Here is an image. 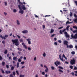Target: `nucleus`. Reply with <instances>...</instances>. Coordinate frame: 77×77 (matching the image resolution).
<instances>
[{
	"label": "nucleus",
	"mask_w": 77,
	"mask_h": 77,
	"mask_svg": "<svg viewBox=\"0 0 77 77\" xmlns=\"http://www.w3.org/2000/svg\"><path fill=\"white\" fill-rule=\"evenodd\" d=\"M12 41L13 42V44H14V43H15V45L16 46H18V45H19V42H18V39H15L14 40H12Z\"/></svg>",
	"instance_id": "nucleus-1"
},
{
	"label": "nucleus",
	"mask_w": 77,
	"mask_h": 77,
	"mask_svg": "<svg viewBox=\"0 0 77 77\" xmlns=\"http://www.w3.org/2000/svg\"><path fill=\"white\" fill-rule=\"evenodd\" d=\"M71 37L72 39H77V33L75 34L74 36L73 34H72Z\"/></svg>",
	"instance_id": "nucleus-2"
},
{
	"label": "nucleus",
	"mask_w": 77,
	"mask_h": 77,
	"mask_svg": "<svg viewBox=\"0 0 77 77\" xmlns=\"http://www.w3.org/2000/svg\"><path fill=\"white\" fill-rule=\"evenodd\" d=\"M75 62V60H74V59L71 60L70 64L71 65H74Z\"/></svg>",
	"instance_id": "nucleus-3"
},
{
	"label": "nucleus",
	"mask_w": 77,
	"mask_h": 77,
	"mask_svg": "<svg viewBox=\"0 0 77 77\" xmlns=\"http://www.w3.org/2000/svg\"><path fill=\"white\" fill-rule=\"evenodd\" d=\"M63 43L64 45H67V48H68V42L66 41L65 40L63 42Z\"/></svg>",
	"instance_id": "nucleus-4"
},
{
	"label": "nucleus",
	"mask_w": 77,
	"mask_h": 77,
	"mask_svg": "<svg viewBox=\"0 0 77 77\" xmlns=\"http://www.w3.org/2000/svg\"><path fill=\"white\" fill-rule=\"evenodd\" d=\"M54 64L56 66H58V65H59V64H60V62H59L58 61H56V62H54Z\"/></svg>",
	"instance_id": "nucleus-5"
},
{
	"label": "nucleus",
	"mask_w": 77,
	"mask_h": 77,
	"mask_svg": "<svg viewBox=\"0 0 77 77\" xmlns=\"http://www.w3.org/2000/svg\"><path fill=\"white\" fill-rule=\"evenodd\" d=\"M59 57L60 59V60L62 61V62H65V60L64 59H63V57H62V55H61V54H60L59 56ZM62 57V58H61Z\"/></svg>",
	"instance_id": "nucleus-6"
},
{
	"label": "nucleus",
	"mask_w": 77,
	"mask_h": 77,
	"mask_svg": "<svg viewBox=\"0 0 77 77\" xmlns=\"http://www.w3.org/2000/svg\"><path fill=\"white\" fill-rule=\"evenodd\" d=\"M64 34L65 35V36L66 38H69V35L68 34V33L66 32H64Z\"/></svg>",
	"instance_id": "nucleus-7"
},
{
	"label": "nucleus",
	"mask_w": 77,
	"mask_h": 77,
	"mask_svg": "<svg viewBox=\"0 0 77 77\" xmlns=\"http://www.w3.org/2000/svg\"><path fill=\"white\" fill-rule=\"evenodd\" d=\"M65 31H66V29H64L62 31V30H60V33L61 34H62V32L63 33L65 32Z\"/></svg>",
	"instance_id": "nucleus-8"
},
{
	"label": "nucleus",
	"mask_w": 77,
	"mask_h": 77,
	"mask_svg": "<svg viewBox=\"0 0 77 77\" xmlns=\"http://www.w3.org/2000/svg\"><path fill=\"white\" fill-rule=\"evenodd\" d=\"M22 45H23L24 47V48H25V49H27V46H26V44H24V43H22Z\"/></svg>",
	"instance_id": "nucleus-9"
},
{
	"label": "nucleus",
	"mask_w": 77,
	"mask_h": 77,
	"mask_svg": "<svg viewBox=\"0 0 77 77\" xmlns=\"http://www.w3.org/2000/svg\"><path fill=\"white\" fill-rule=\"evenodd\" d=\"M21 8L23 10H26V8L24 5H22Z\"/></svg>",
	"instance_id": "nucleus-10"
},
{
	"label": "nucleus",
	"mask_w": 77,
	"mask_h": 77,
	"mask_svg": "<svg viewBox=\"0 0 77 77\" xmlns=\"http://www.w3.org/2000/svg\"><path fill=\"white\" fill-rule=\"evenodd\" d=\"M10 67H11V70H12V71H13V69H14V68H15V67L14 66H12V65H10Z\"/></svg>",
	"instance_id": "nucleus-11"
},
{
	"label": "nucleus",
	"mask_w": 77,
	"mask_h": 77,
	"mask_svg": "<svg viewBox=\"0 0 77 77\" xmlns=\"http://www.w3.org/2000/svg\"><path fill=\"white\" fill-rule=\"evenodd\" d=\"M22 32L23 33H28V31L27 30L23 31Z\"/></svg>",
	"instance_id": "nucleus-12"
},
{
	"label": "nucleus",
	"mask_w": 77,
	"mask_h": 77,
	"mask_svg": "<svg viewBox=\"0 0 77 77\" xmlns=\"http://www.w3.org/2000/svg\"><path fill=\"white\" fill-rule=\"evenodd\" d=\"M68 48H73V46L72 45H68Z\"/></svg>",
	"instance_id": "nucleus-13"
},
{
	"label": "nucleus",
	"mask_w": 77,
	"mask_h": 77,
	"mask_svg": "<svg viewBox=\"0 0 77 77\" xmlns=\"http://www.w3.org/2000/svg\"><path fill=\"white\" fill-rule=\"evenodd\" d=\"M19 13H20V14H23L24 11L23 10H20L19 11Z\"/></svg>",
	"instance_id": "nucleus-14"
},
{
	"label": "nucleus",
	"mask_w": 77,
	"mask_h": 77,
	"mask_svg": "<svg viewBox=\"0 0 77 77\" xmlns=\"http://www.w3.org/2000/svg\"><path fill=\"white\" fill-rule=\"evenodd\" d=\"M0 37L2 39H6V38L5 37H3V36H2V35H0Z\"/></svg>",
	"instance_id": "nucleus-15"
},
{
	"label": "nucleus",
	"mask_w": 77,
	"mask_h": 77,
	"mask_svg": "<svg viewBox=\"0 0 77 77\" xmlns=\"http://www.w3.org/2000/svg\"><path fill=\"white\" fill-rule=\"evenodd\" d=\"M10 73H11V71H8V72L7 71H5V74H10Z\"/></svg>",
	"instance_id": "nucleus-16"
},
{
	"label": "nucleus",
	"mask_w": 77,
	"mask_h": 77,
	"mask_svg": "<svg viewBox=\"0 0 77 77\" xmlns=\"http://www.w3.org/2000/svg\"><path fill=\"white\" fill-rule=\"evenodd\" d=\"M17 59V57H14L13 58V60H15L16 61H17V60L16 59Z\"/></svg>",
	"instance_id": "nucleus-17"
},
{
	"label": "nucleus",
	"mask_w": 77,
	"mask_h": 77,
	"mask_svg": "<svg viewBox=\"0 0 77 77\" xmlns=\"http://www.w3.org/2000/svg\"><path fill=\"white\" fill-rule=\"evenodd\" d=\"M18 7L19 9H20V10H22V8H21V5H18Z\"/></svg>",
	"instance_id": "nucleus-18"
},
{
	"label": "nucleus",
	"mask_w": 77,
	"mask_h": 77,
	"mask_svg": "<svg viewBox=\"0 0 77 77\" xmlns=\"http://www.w3.org/2000/svg\"><path fill=\"white\" fill-rule=\"evenodd\" d=\"M73 21L75 23H77V18H76L75 19H74Z\"/></svg>",
	"instance_id": "nucleus-19"
},
{
	"label": "nucleus",
	"mask_w": 77,
	"mask_h": 77,
	"mask_svg": "<svg viewBox=\"0 0 77 77\" xmlns=\"http://www.w3.org/2000/svg\"><path fill=\"white\" fill-rule=\"evenodd\" d=\"M54 31V30L53 29H51L50 33H53V32Z\"/></svg>",
	"instance_id": "nucleus-20"
},
{
	"label": "nucleus",
	"mask_w": 77,
	"mask_h": 77,
	"mask_svg": "<svg viewBox=\"0 0 77 77\" xmlns=\"http://www.w3.org/2000/svg\"><path fill=\"white\" fill-rule=\"evenodd\" d=\"M69 27H70V26H69V25L66 27V29L67 30H68Z\"/></svg>",
	"instance_id": "nucleus-21"
},
{
	"label": "nucleus",
	"mask_w": 77,
	"mask_h": 77,
	"mask_svg": "<svg viewBox=\"0 0 77 77\" xmlns=\"http://www.w3.org/2000/svg\"><path fill=\"white\" fill-rule=\"evenodd\" d=\"M58 68H59L60 69H63V68L61 66H59Z\"/></svg>",
	"instance_id": "nucleus-22"
},
{
	"label": "nucleus",
	"mask_w": 77,
	"mask_h": 77,
	"mask_svg": "<svg viewBox=\"0 0 77 77\" xmlns=\"http://www.w3.org/2000/svg\"><path fill=\"white\" fill-rule=\"evenodd\" d=\"M17 24H18V25H20V22L19 21H18V20H17Z\"/></svg>",
	"instance_id": "nucleus-23"
},
{
	"label": "nucleus",
	"mask_w": 77,
	"mask_h": 77,
	"mask_svg": "<svg viewBox=\"0 0 77 77\" xmlns=\"http://www.w3.org/2000/svg\"><path fill=\"white\" fill-rule=\"evenodd\" d=\"M4 53L6 54H7V53H8V50H5V52H4Z\"/></svg>",
	"instance_id": "nucleus-24"
},
{
	"label": "nucleus",
	"mask_w": 77,
	"mask_h": 77,
	"mask_svg": "<svg viewBox=\"0 0 77 77\" xmlns=\"http://www.w3.org/2000/svg\"><path fill=\"white\" fill-rule=\"evenodd\" d=\"M0 70L2 71V72L3 73V74H5V71H4L3 69H0Z\"/></svg>",
	"instance_id": "nucleus-25"
},
{
	"label": "nucleus",
	"mask_w": 77,
	"mask_h": 77,
	"mask_svg": "<svg viewBox=\"0 0 77 77\" xmlns=\"http://www.w3.org/2000/svg\"><path fill=\"white\" fill-rule=\"evenodd\" d=\"M2 66H5V62H3L2 63Z\"/></svg>",
	"instance_id": "nucleus-26"
},
{
	"label": "nucleus",
	"mask_w": 77,
	"mask_h": 77,
	"mask_svg": "<svg viewBox=\"0 0 77 77\" xmlns=\"http://www.w3.org/2000/svg\"><path fill=\"white\" fill-rule=\"evenodd\" d=\"M17 50H18L20 51H22V49L18 48H17Z\"/></svg>",
	"instance_id": "nucleus-27"
},
{
	"label": "nucleus",
	"mask_w": 77,
	"mask_h": 77,
	"mask_svg": "<svg viewBox=\"0 0 77 77\" xmlns=\"http://www.w3.org/2000/svg\"><path fill=\"white\" fill-rule=\"evenodd\" d=\"M43 57H45L46 56V54H45V53L44 52L43 54Z\"/></svg>",
	"instance_id": "nucleus-28"
},
{
	"label": "nucleus",
	"mask_w": 77,
	"mask_h": 77,
	"mask_svg": "<svg viewBox=\"0 0 77 77\" xmlns=\"http://www.w3.org/2000/svg\"><path fill=\"white\" fill-rule=\"evenodd\" d=\"M26 41L28 42L30 41H31V39L29 38L28 39H26Z\"/></svg>",
	"instance_id": "nucleus-29"
},
{
	"label": "nucleus",
	"mask_w": 77,
	"mask_h": 77,
	"mask_svg": "<svg viewBox=\"0 0 77 77\" xmlns=\"http://www.w3.org/2000/svg\"><path fill=\"white\" fill-rule=\"evenodd\" d=\"M58 71H59V72H62V73L63 72V71L61 70V69H59L58 70Z\"/></svg>",
	"instance_id": "nucleus-30"
},
{
	"label": "nucleus",
	"mask_w": 77,
	"mask_h": 77,
	"mask_svg": "<svg viewBox=\"0 0 77 77\" xmlns=\"http://www.w3.org/2000/svg\"><path fill=\"white\" fill-rule=\"evenodd\" d=\"M17 68H19V63L17 62Z\"/></svg>",
	"instance_id": "nucleus-31"
},
{
	"label": "nucleus",
	"mask_w": 77,
	"mask_h": 77,
	"mask_svg": "<svg viewBox=\"0 0 77 77\" xmlns=\"http://www.w3.org/2000/svg\"><path fill=\"white\" fill-rule=\"evenodd\" d=\"M51 69L52 70H54V67L53 66H51Z\"/></svg>",
	"instance_id": "nucleus-32"
},
{
	"label": "nucleus",
	"mask_w": 77,
	"mask_h": 77,
	"mask_svg": "<svg viewBox=\"0 0 77 77\" xmlns=\"http://www.w3.org/2000/svg\"><path fill=\"white\" fill-rule=\"evenodd\" d=\"M48 68H47V69L45 70V72H48Z\"/></svg>",
	"instance_id": "nucleus-33"
},
{
	"label": "nucleus",
	"mask_w": 77,
	"mask_h": 77,
	"mask_svg": "<svg viewBox=\"0 0 77 77\" xmlns=\"http://www.w3.org/2000/svg\"><path fill=\"white\" fill-rule=\"evenodd\" d=\"M16 72L17 75H19V72L18 71V70H16Z\"/></svg>",
	"instance_id": "nucleus-34"
},
{
	"label": "nucleus",
	"mask_w": 77,
	"mask_h": 77,
	"mask_svg": "<svg viewBox=\"0 0 77 77\" xmlns=\"http://www.w3.org/2000/svg\"><path fill=\"white\" fill-rule=\"evenodd\" d=\"M12 73H13V75H14V76L15 75V74H16V73H15V72H13Z\"/></svg>",
	"instance_id": "nucleus-35"
},
{
	"label": "nucleus",
	"mask_w": 77,
	"mask_h": 77,
	"mask_svg": "<svg viewBox=\"0 0 77 77\" xmlns=\"http://www.w3.org/2000/svg\"><path fill=\"white\" fill-rule=\"evenodd\" d=\"M20 77H24V75H20Z\"/></svg>",
	"instance_id": "nucleus-36"
},
{
	"label": "nucleus",
	"mask_w": 77,
	"mask_h": 77,
	"mask_svg": "<svg viewBox=\"0 0 77 77\" xmlns=\"http://www.w3.org/2000/svg\"><path fill=\"white\" fill-rule=\"evenodd\" d=\"M73 33H77V30L73 31Z\"/></svg>",
	"instance_id": "nucleus-37"
},
{
	"label": "nucleus",
	"mask_w": 77,
	"mask_h": 77,
	"mask_svg": "<svg viewBox=\"0 0 77 77\" xmlns=\"http://www.w3.org/2000/svg\"><path fill=\"white\" fill-rule=\"evenodd\" d=\"M69 68H71L72 69H73V66H70Z\"/></svg>",
	"instance_id": "nucleus-38"
},
{
	"label": "nucleus",
	"mask_w": 77,
	"mask_h": 77,
	"mask_svg": "<svg viewBox=\"0 0 77 77\" xmlns=\"http://www.w3.org/2000/svg\"><path fill=\"white\" fill-rule=\"evenodd\" d=\"M25 62L24 61H22L21 63V64L22 65H23L25 63Z\"/></svg>",
	"instance_id": "nucleus-39"
},
{
	"label": "nucleus",
	"mask_w": 77,
	"mask_h": 77,
	"mask_svg": "<svg viewBox=\"0 0 77 77\" xmlns=\"http://www.w3.org/2000/svg\"><path fill=\"white\" fill-rule=\"evenodd\" d=\"M73 27L74 29H77V27H76V26H74Z\"/></svg>",
	"instance_id": "nucleus-40"
},
{
	"label": "nucleus",
	"mask_w": 77,
	"mask_h": 77,
	"mask_svg": "<svg viewBox=\"0 0 77 77\" xmlns=\"http://www.w3.org/2000/svg\"><path fill=\"white\" fill-rule=\"evenodd\" d=\"M19 40L20 41V42H23V39H20Z\"/></svg>",
	"instance_id": "nucleus-41"
},
{
	"label": "nucleus",
	"mask_w": 77,
	"mask_h": 77,
	"mask_svg": "<svg viewBox=\"0 0 77 77\" xmlns=\"http://www.w3.org/2000/svg\"><path fill=\"white\" fill-rule=\"evenodd\" d=\"M70 17H72V12H70Z\"/></svg>",
	"instance_id": "nucleus-42"
},
{
	"label": "nucleus",
	"mask_w": 77,
	"mask_h": 77,
	"mask_svg": "<svg viewBox=\"0 0 77 77\" xmlns=\"http://www.w3.org/2000/svg\"><path fill=\"white\" fill-rule=\"evenodd\" d=\"M18 62H21V59H19L18 60Z\"/></svg>",
	"instance_id": "nucleus-43"
},
{
	"label": "nucleus",
	"mask_w": 77,
	"mask_h": 77,
	"mask_svg": "<svg viewBox=\"0 0 77 77\" xmlns=\"http://www.w3.org/2000/svg\"><path fill=\"white\" fill-rule=\"evenodd\" d=\"M66 24H69V20L67 21L66 23Z\"/></svg>",
	"instance_id": "nucleus-44"
},
{
	"label": "nucleus",
	"mask_w": 77,
	"mask_h": 77,
	"mask_svg": "<svg viewBox=\"0 0 77 77\" xmlns=\"http://www.w3.org/2000/svg\"><path fill=\"white\" fill-rule=\"evenodd\" d=\"M55 35H56L55 34H53L51 36V37H54V36Z\"/></svg>",
	"instance_id": "nucleus-45"
},
{
	"label": "nucleus",
	"mask_w": 77,
	"mask_h": 77,
	"mask_svg": "<svg viewBox=\"0 0 77 77\" xmlns=\"http://www.w3.org/2000/svg\"><path fill=\"white\" fill-rule=\"evenodd\" d=\"M2 59H3V58H2V57L0 55V60H2Z\"/></svg>",
	"instance_id": "nucleus-46"
},
{
	"label": "nucleus",
	"mask_w": 77,
	"mask_h": 77,
	"mask_svg": "<svg viewBox=\"0 0 77 77\" xmlns=\"http://www.w3.org/2000/svg\"><path fill=\"white\" fill-rule=\"evenodd\" d=\"M71 53L72 54H75V52L72 51L71 52Z\"/></svg>",
	"instance_id": "nucleus-47"
},
{
	"label": "nucleus",
	"mask_w": 77,
	"mask_h": 77,
	"mask_svg": "<svg viewBox=\"0 0 77 77\" xmlns=\"http://www.w3.org/2000/svg\"><path fill=\"white\" fill-rule=\"evenodd\" d=\"M17 36L18 37V38H19V39H20V38H21V37H20L19 35H17Z\"/></svg>",
	"instance_id": "nucleus-48"
},
{
	"label": "nucleus",
	"mask_w": 77,
	"mask_h": 77,
	"mask_svg": "<svg viewBox=\"0 0 77 77\" xmlns=\"http://www.w3.org/2000/svg\"><path fill=\"white\" fill-rule=\"evenodd\" d=\"M18 54H20V55H21V52H20V51H18Z\"/></svg>",
	"instance_id": "nucleus-49"
},
{
	"label": "nucleus",
	"mask_w": 77,
	"mask_h": 77,
	"mask_svg": "<svg viewBox=\"0 0 77 77\" xmlns=\"http://www.w3.org/2000/svg\"><path fill=\"white\" fill-rule=\"evenodd\" d=\"M58 42L60 43H62V41H61L60 40H58Z\"/></svg>",
	"instance_id": "nucleus-50"
},
{
	"label": "nucleus",
	"mask_w": 77,
	"mask_h": 77,
	"mask_svg": "<svg viewBox=\"0 0 77 77\" xmlns=\"http://www.w3.org/2000/svg\"><path fill=\"white\" fill-rule=\"evenodd\" d=\"M74 17H75L76 18H77V15H76V14H75V13L74 14Z\"/></svg>",
	"instance_id": "nucleus-51"
},
{
	"label": "nucleus",
	"mask_w": 77,
	"mask_h": 77,
	"mask_svg": "<svg viewBox=\"0 0 77 77\" xmlns=\"http://www.w3.org/2000/svg\"><path fill=\"white\" fill-rule=\"evenodd\" d=\"M17 11V10L14 9L13 10L14 12H16Z\"/></svg>",
	"instance_id": "nucleus-52"
},
{
	"label": "nucleus",
	"mask_w": 77,
	"mask_h": 77,
	"mask_svg": "<svg viewBox=\"0 0 77 77\" xmlns=\"http://www.w3.org/2000/svg\"><path fill=\"white\" fill-rule=\"evenodd\" d=\"M43 28L45 29V25H42Z\"/></svg>",
	"instance_id": "nucleus-53"
},
{
	"label": "nucleus",
	"mask_w": 77,
	"mask_h": 77,
	"mask_svg": "<svg viewBox=\"0 0 77 77\" xmlns=\"http://www.w3.org/2000/svg\"><path fill=\"white\" fill-rule=\"evenodd\" d=\"M75 3L76 4V6H77V1H75Z\"/></svg>",
	"instance_id": "nucleus-54"
},
{
	"label": "nucleus",
	"mask_w": 77,
	"mask_h": 77,
	"mask_svg": "<svg viewBox=\"0 0 77 77\" xmlns=\"http://www.w3.org/2000/svg\"><path fill=\"white\" fill-rule=\"evenodd\" d=\"M28 50H29V51H30V50H31V48L30 47L28 48Z\"/></svg>",
	"instance_id": "nucleus-55"
},
{
	"label": "nucleus",
	"mask_w": 77,
	"mask_h": 77,
	"mask_svg": "<svg viewBox=\"0 0 77 77\" xmlns=\"http://www.w3.org/2000/svg\"><path fill=\"white\" fill-rule=\"evenodd\" d=\"M19 4H20V5H23V3L21 2H20L19 3Z\"/></svg>",
	"instance_id": "nucleus-56"
},
{
	"label": "nucleus",
	"mask_w": 77,
	"mask_h": 77,
	"mask_svg": "<svg viewBox=\"0 0 77 77\" xmlns=\"http://www.w3.org/2000/svg\"><path fill=\"white\" fill-rule=\"evenodd\" d=\"M28 44H31V42L29 41L28 42Z\"/></svg>",
	"instance_id": "nucleus-57"
},
{
	"label": "nucleus",
	"mask_w": 77,
	"mask_h": 77,
	"mask_svg": "<svg viewBox=\"0 0 77 77\" xmlns=\"http://www.w3.org/2000/svg\"><path fill=\"white\" fill-rule=\"evenodd\" d=\"M6 67L7 68H8V69L9 68V65H6Z\"/></svg>",
	"instance_id": "nucleus-58"
},
{
	"label": "nucleus",
	"mask_w": 77,
	"mask_h": 77,
	"mask_svg": "<svg viewBox=\"0 0 77 77\" xmlns=\"http://www.w3.org/2000/svg\"><path fill=\"white\" fill-rule=\"evenodd\" d=\"M8 35H5V38H8Z\"/></svg>",
	"instance_id": "nucleus-59"
},
{
	"label": "nucleus",
	"mask_w": 77,
	"mask_h": 77,
	"mask_svg": "<svg viewBox=\"0 0 77 77\" xmlns=\"http://www.w3.org/2000/svg\"><path fill=\"white\" fill-rule=\"evenodd\" d=\"M54 44L56 45H57V42H55L54 43Z\"/></svg>",
	"instance_id": "nucleus-60"
},
{
	"label": "nucleus",
	"mask_w": 77,
	"mask_h": 77,
	"mask_svg": "<svg viewBox=\"0 0 77 77\" xmlns=\"http://www.w3.org/2000/svg\"><path fill=\"white\" fill-rule=\"evenodd\" d=\"M71 74L72 75H74V72H72V73H71Z\"/></svg>",
	"instance_id": "nucleus-61"
},
{
	"label": "nucleus",
	"mask_w": 77,
	"mask_h": 77,
	"mask_svg": "<svg viewBox=\"0 0 77 77\" xmlns=\"http://www.w3.org/2000/svg\"><path fill=\"white\" fill-rule=\"evenodd\" d=\"M2 44H5V41H2Z\"/></svg>",
	"instance_id": "nucleus-62"
},
{
	"label": "nucleus",
	"mask_w": 77,
	"mask_h": 77,
	"mask_svg": "<svg viewBox=\"0 0 77 77\" xmlns=\"http://www.w3.org/2000/svg\"><path fill=\"white\" fill-rule=\"evenodd\" d=\"M62 28H63V26H62L59 28L58 29H62Z\"/></svg>",
	"instance_id": "nucleus-63"
},
{
	"label": "nucleus",
	"mask_w": 77,
	"mask_h": 77,
	"mask_svg": "<svg viewBox=\"0 0 77 77\" xmlns=\"http://www.w3.org/2000/svg\"><path fill=\"white\" fill-rule=\"evenodd\" d=\"M10 77H14L13 76V75H12V74H11L10 75Z\"/></svg>",
	"instance_id": "nucleus-64"
}]
</instances>
